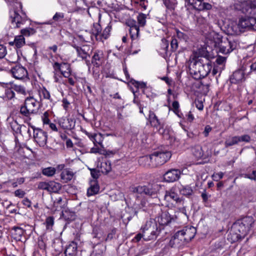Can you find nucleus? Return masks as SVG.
<instances>
[{
	"instance_id": "f257e3e1",
	"label": "nucleus",
	"mask_w": 256,
	"mask_h": 256,
	"mask_svg": "<svg viewBox=\"0 0 256 256\" xmlns=\"http://www.w3.org/2000/svg\"><path fill=\"white\" fill-rule=\"evenodd\" d=\"M188 72L195 80L206 76L210 72L212 65L210 60L193 58L188 64Z\"/></svg>"
},
{
	"instance_id": "f03ea898",
	"label": "nucleus",
	"mask_w": 256,
	"mask_h": 256,
	"mask_svg": "<svg viewBox=\"0 0 256 256\" xmlns=\"http://www.w3.org/2000/svg\"><path fill=\"white\" fill-rule=\"evenodd\" d=\"M171 156L172 154L170 152L156 151L150 155L140 158L139 162L142 164V162H144V166L155 168L165 164L170 160Z\"/></svg>"
},
{
	"instance_id": "7ed1b4c3",
	"label": "nucleus",
	"mask_w": 256,
	"mask_h": 256,
	"mask_svg": "<svg viewBox=\"0 0 256 256\" xmlns=\"http://www.w3.org/2000/svg\"><path fill=\"white\" fill-rule=\"evenodd\" d=\"M39 106L38 102L32 96L26 98L24 104L21 106L20 112L23 116L24 122L28 125H30V116L38 112Z\"/></svg>"
},
{
	"instance_id": "20e7f679",
	"label": "nucleus",
	"mask_w": 256,
	"mask_h": 256,
	"mask_svg": "<svg viewBox=\"0 0 256 256\" xmlns=\"http://www.w3.org/2000/svg\"><path fill=\"white\" fill-rule=\"evenodd\" d=\"M254 222L252 216H248L238 220L234 224L232 228L238 240L243 239L248 234Z\"/></svg>"
},
{
	"instance_id": "39448f33",
	"label": "nucleus",
	"mask_w": 256,
	"mask_h": 256,
	"mask_svg": "<svg viewBox=\"0 0 256 256\" xmlns=\"http://www.w3.org/2000/svg\"><path fill=\"white\" fill-rule=\"evenodd\" d=\"M254 222L252 216H248L238 220L234 224L232 228L238 240L243 239L248 234Z\"/></svg>"
},
{
	"instance_id": "423d86ee",
	"label": "nucleus",
	"mask_w": 256,
	"mask_h": 256,
	"mask_svg": "<svg viewBox=\"0 0 256 256\" xmlns=\"http://www.w3.org/2000/svg\"><path fill=\"white\" fill-rule=\"evenodd\" d=\"M254 222L252 216H248L238 220L234 224L232 228L238 240L243 239L248 234Z\"/></svg>"
},
{
	"instance_id": "0eeeda50",
	"label": "nucleus",
	"mask_w": 256,
	"mask_h": 256,
	"mask_svg": "<svg viewBox=\"0 0 256 256\" xmlns=\"http://www.w3.org/2000/svg\"><path fill=\"white\" fill-rule=\"evenodd\" d=\"M140 230L143 232L144 240L148 241L155 240L159 234L161 228L158 226L156 220H149L142 227Z\"/></svg>"
},
{
	"instance_id": "6e6552de",
	"label": "nucleus",
	"mask_w": 256,
	"mask_h": 256,
	"mask_svg": "<svg viewBox=\"0 0 256 256\" xmlns=\"http://www.w3.org/2000/svg\"><path fill=\"white\" fill-rule=\"evenodd\" d=\"M237 44L230 38H217L214 46L218 47L219 52L223 54H228L232 52L236 47Z\"/></svg>"
},
{
	"instance_id": "1a4fd4ad",
	"label": "nucleus",
	"mask_w": 256,
	"mask_h": 256,
	"mask_svg": "<svg viewBox=\"0 0 256 256\" xmlns=\"http://www.w3.org/2000/svg\"><path fill=\"white\" fill-rule=\"evenodd\" d=\"M239 28L256 31V14H246L238 20Z\"/></svg>"
},
{
	"instance_id": "9d476101",
	"label": "nucleus",
	"mask_w": 256,
	"mask_h": 256,
	"mask_svg": "<svg viewBox=\"0 0 256 256\" xmlns=\"http://www.w3.org/2000/svg\"><path fill=\"white\" fill-rule=\"evenodd\" d=\"M20 10H14L13 14L10 15V19L14 28H20L22 24H24L28 20L27 16L23 12L22 4H19Z\"/></svg>"
},
{
	"instance_id": "9b49d317",
	"label": "nucleus",
	"mask_w": 256,
	"mask_h": 256,
	"mask_svg": "<svg viewBox=\"0 0 256 256\" xmlns=\"http://www.w3.org/2000/svg\"><path fill=\"white\" fill-rule=\"evenodd\" d=\"M33 130V137L34 142H36L40 146L44 147L47 142L48 134L47 133L39 128H36L34 126H31Z\"/></svg>"
},
{
	"instance_id": "f8f14e48",
	"label": "nucleus",
	"mask_w": 256,
	"mask_h": 256,
	"mask_svg": "<svg viewBox=\"0 0 256 256\" xmlns=\"http://www.w3.org/2000/svg\"><path fill=\"white\" fill-rule=\"evenodd\" d=\"M251 138L248 134L229 136L224 142V146L226 148H228L238 144L240 142H249Z\"/></svg>"
},
{
	"instance_id": "ddd939ff",
	"label": "nucleus",
	"mask_w": 256,
	"mask_h": 256,
	"mask_svg": "<svg viewBox=\"0 0 256 256\" xmlns=\"http://www.w3.org/2000/svg\"><path fill=\"white\" fill-rule=\"evenodd\" d=\"M204 0H185L188 4L192 6L198 11H208L212 8V5L205 2Z\"/></svg>"
},
{
	"instance_id": "4468645a",
	"label": "nucleus",
	"mask_w": 256,
	"mask_h": 256,
	"mask_svg": "<svg viewBox=\"0 0 256 256\" xmlns=\"http://www.w3.org/2000/svg\"><path fill=\"white\" fill-rule=\"evenodd\" d=\"M52 67L55 72H60L64 77H68L71 75L70 65L67 62L60 64L55 62L53 64Z\"/></svg>"
},
{
	"instance_id": "2eb2a0df",
	"label": "nucleus",
	"mask_w": 256,
	"mask_h": 256,
	"mask_svg": "<svg viewBox=\"0 0 256 256\" xmlns=\"http://www.w3.org/2000/svg\"><path fill=\"white\" fill-rule=\"evenodd\" d=\"M175 191L176 188L174 187H172L168 190L166 191L164 196V200L172 204L174 202L180 204L182 200L179 197L178 194Z\"/></svg>"
},
{
	"instance_id": "dca6fc26",
	"label": "nucleus",
	"mask_w": 256,
	"mask_h": 256,
	"mask_svg": "<svg viewBox=\"0 0 256 256\" xmlns=\"http://www.w3.org/2000/svg\"><path fill=\"white\" fill-rule=\"evenodd\" d=\"M180 174L181 172L179 170L171 169L164 174V180L168 182H172L178 180Z\"/></svg>"
},
{
	"instance_id": "f3484780",
	"label": "nucleus",
	"mask_w": 256,
	"mask_h": 256,
	"mask_svg": "<svg viewBox=\"0 0 256 256\" xmlns=\"http://www.w3.org/2000/svg\"><path fill=\"white\" fill-rule=\"evenodd\" d=\"M185 242H186V238H184V235L182 234V232L180 230L175 233L170 240L169 244L172 248L179 247L184 245Z\"/></svg>"
},
{
	"instance_id": "a211bd4d",
	"label": "nucleus",
	"mask_w": 256,
	"mask_h": 256,
	"mask_svg": "<svg viewBox=\"0 0 256 256\" xmlns=\"http://www.w3.org/2000/svg\"><path fill=\"white\" fill-rule=\"evenodd\" d=\"M242 12L245 14H256V0H248L242 4Z\"/></svg>"
},
{
	"instance_id": "6ab92c4d",
	"label": "nucleus",
	"mask_w": 256,
	"mask_h": 256,
	"mask_svg": "<svg viewBox=\"0 0 256 256\" xmlns=\"http://www.w3.org/2000/svg\"><path fill=\"white\" fill-rule=\"evenodd\" d=\"M76 120L74 118H62L58 120V124L64 130H72L74 128Z\"/></svg>"
},
{
	"instance_id": "aec40b11",
	"label": "nucleus",
	"mask_w": 256,
	"mask_h": 256,
	"mask_svg": "<svg viewBox=\"0 0 256 256\" xmlns=\"http://www.w3.org/2000/svg\"><path fill=\"white\" fill-rule=\"evenodd\" d=\"M12 76L16 79L20 80L26 76L28 72L26 70L20 65H16L11 69Z\"/></svg>"
},
{
	"instance_id": "412c9836",
	"label": "nucleus",
	"mask_w": 256,
	"mask_h": 256,
	"mask_svg": "<svg viewBox=\"0 0 256 256\" xmlns=\"http://www.w3.org/2000/svg\"><path fill=\"white\" fill-rule=\"evenodd\" d=\"M156 222H158L160 226H166L170 223L172 221H174V219L171 216L170 214L167 212H162L160 216L156 218Z\"/></svg>"
},
{
	"instance_id": "4be33fe9",
	"label": "nucleus",
	"mask_w": 256,
	"mask_h": 256,
	"mask_svg": "<svg viewBox=\"0 0 256 256\" xmlns=\"http://www.w3.org/2000/svg\"><path fill=\"white\" fill-rule=\"evenodd\" d=\"M244 72L242 70H238L234 72L230 78V83L237 84L244 80Z\"/></svg>"
},
{
	"instance_id": "5701e85b",
	"label": "nucleus",
	"mask_w": 256,
	"mask_h": 256,
	"mask_svg": "<svg viewBox=\"0 0 256 256\" xmlns=\"http://www.w3.org/2000/svg\"><path fill=\"white\" fill-rule=\"evenodd\" d=\"M77 252V244L74 242H72L66 246L64 254L66 256H76Z\"/></svg>"
},
{
	"instance_id": "b1692460",
	"label": "nucleus",
	"mask_w": 256,
	"mask_h": 256,
	"mask_svg": "<svg viewBox=\"0 0 256 256\" xmlns=\"http://www.w3.org/2000/svg\"><path fill=\"white\" fill-rule=\"evenodd\" d=\"M180 231L184 238H186V242L191 240L194 238L196 232V230L194 227L186 228Z\"/></svg>"
},
{
	"instance_id": "393cba45",
	"label": "nucleus",
	"mask_w": 256,
	"mask_h": 256,
	"mask_svg": "<svg viewBox=\"0 0 256 256\" xmlns=\"http://www.w3.org/2000/svg\"><path fill=\"white\" fill-rule=\"evenodd\" d=\"M100 186L97 180H92L90 182V187L88 188L87 196H90L95 195L99 192Z\"/></svg>"
},
{
	"instance_id": "a878e982",
	"label": "nucleus",
	"mask_w": 256,
	"mask_h": 256,
	"mask_svg": "<svg viewBox=\"0 0 256 256\" xmlns=\"http://www.w3.org/2000/svg\"><path fill=\"white\" fill-rule=\"evenodd\" d=\"M102 52L98 51L94 53L92 58V64L94 67L99 68L102 62Z\"/></svg>"
},
{
	"instance_id": "bb28decb",
	"label": "nucleus",
	"mask_w": 256,
	"mask_h": 256,
	"mask_svg": "<svg viewBox=\"0 0 256 256\" xmlns=\"http://www.w3.org/2000/svg\"><path fill=\"white\" fill-rule=\"evenodd\" d=\"M148 120L151 126L153 127L158 128L160 126V120L158 118L154 112L151 110L149 111Z\"/></svg>"
},
{
	"instance_id": "cd10ccee",
	"label": "nucleus",
	"mask_w": 256,
	"mask_h": 256,
	"mask_svg": "<svg viewBox=\"0 0 256 256\" xmlns=\"http://www.w3.org/2000/svg\"><path fill=\"white\" fill-rule=\"evenodd\" d=\"M73 172L68 169L64 170L60 174V178L63 182L66 183L70 181L73 178Z\"/></svg>"
},
{
	"instance_id": "c85d7f7f",
	"label": "nucleus",
	"mask_w": 256,
	"mask_h": 256,
	"mask_svg": "<svg viewBox=\"0 0 256 256\" xmlns=\"http://www.w3.org/2000/svg\"><path fill=\"white\" fill-rule=\"evenodd\" d=\"M178 190L181 194L184 196L188 198L192 196L194 194L193 190L192 189V187L189 185H180V187H178Z\"/></svg>"
},
{
	"instance_id": "c756f323",
	"label": "nucleus",
	"mask_w": 256,
	"mask_h": 256,
	"mask_svg": "<svg viewBox=\"0 0 256 256\" xmlns=\"http://www.w3.org/2000/svg\"><path fill=\"white\" fill-rule=\"evenodd\" d=\"M106 247L103 244H98L94 246V250L90 256H102Z\"/></svg>"
},
{
	"instance_id": "7c9ffc66",
	"label": "nucleus",
	"mask_w": 256,
	"mask_h": 256,
	"mask_svg": "<svg viewBox=\"0 0 256 256\" xmlns=\"http://www.w3.org/2000/svg\"><path fill=\"white\" fill-rule=\"evenodd\" d=\"M148 191L147 192V196H150L152 198H156L158 196V185L154 184L148 185Z\"/></svg>"
},
{
	"instance_id": "2f4dec72",
	"label": "nucleus",
	"mask_w": 256,
	"mask_h": 256,
	"mask_svg": "<svg viewBox=\"0 0 256 256\" xmlns=\"http://www.w3.org/2000/svg\"><path fill=\"white\" fill-rule=\"evenodd\" d=\"M99 170L102 174H108L112 170L111 164L110 161H104L98 166Z\"/></svg>"
},
{
	"instance_id": "473e14b6",
	"label": "nucleus",
	"mask_w": 256,
	"mask_h": 256,
	"mask_svg": "<svg viewBox=\"0 0 256 256\" xmlns=\"http://www.w3.org/2000/svg\"><path fill=\"white\" fill-rule=\"evenodd\" d=\"M74 48L76 49L78 56L80 57L82 60H86L87 57H90V56L88 54L86 48V46H83L82 48L76 46H74Z\"/></svg>"
},
{
	"instance_id": "72a5a7b5",
	"label": "nucleus",
	"mask_w": 256,
	"mask_h": 256,
	"mask_svg": "<svg viewBox=\"0 0 256 256\" xmlns=\"http://www.w3.org/2000/svg\"><path fill=\"white\" fill-rule=\"evenodd\" d=\"M130 38L132 41L136 40L139 36V27L138 26H131L129 30Z\"/></svg>"
},
{
	"instance_id": "f704fd0d",
	"label": "nucleus",
	"mask_w": 256,
	"mask_h": 256,
	"mask_svg": "<svg viewBox=\"0 0 256 256\" xmlns=\"http://www.w3.org/2000/svg\"><path fill=\"white\" fill-rule=\"evenodd\" d=\"M39 96L40 99L42 98L49 100L50 102H52V100L50 97V92L44 87L40 88L38 90Z\"/></svg>"
},
{
	"instance_id": "c9c22d12",
	"label": "nucleus",
	"mask_w": 256,
	"mask_h": 256,
	"mask_svg": "<svg viewBox=\"0 0 256 256\" xmlns=\"http://www.w3.org/2000/svg\"><path fill=\"white\" fill-rule=\"evenodd\" d=\"M9 83L4 84L3 87L5 88V95L8 100H12L15 96L14 90L11 88V86L8 84Z\"/></svg>"
},
{
	"instance_id": "e433bc0d",
	"label": "nucleus",
	"mask_w": 256,
	"mask_h": 256,
	"mask_svg": "<svg viewBox=\"0 0 256 256\" xmlns=\"http://www.w3.org/2000/svg\"><path fill=\"white\" fill-rule=\"evenodd\" d=\"M62 217L68 222L74 220L76 218L75 212L70 210H66L62 213Z\"/></svg>"
},
{
	"instance_id": "4c0bfd02",
	"label": "nucleus",
	"mask_w": 256,
	"mask_h": 256,
	"mask_svg": "<svg viewBox=\"0 0 256 256\" xmlns=\"http://www.w3.org/2000/svg\"><path fill=\"white\" fill-rule=\"evenodd\" d=\"M210 56L209 52L206 48H200L198 52V56L195 59H210Z\"/></svg>"
},
{
	"instance_id": "58836bf2",
	"label": "nucleus",
	"mask_w": 256,
	"mask_h": 256,
	"mask_svg": "<svg viewBox=\"0 0 256 256\" xmlns=\"http://www.w3.org/2000/svg\"><path fill=\"white\" fill-rule=\"evenodd\" d=\"M238 27L239 26L234 24H231L228 25V28L226 30V32L228 35H235L238 32Z\"/></svg>"
},
{
	"instance_id": "ea45409f",
	"label": "nucleus",
	"mask_w": 256,
	"mask_h": 256,
	"mask_svg": "<svg viewBox=\"0 0 256 256\" xmlns=\"http://www.w3.org/2000/svg\"><path fill=\"white\" fill-rule=\"evenodd\" d=\"M62 185L54 181L49 182L48 192H58L61 189Z\"/></svg>"
},
{
	"instance_id": "a19ab883",
	"label": "nucleus",
	"mask_w": 256,
	"mask_h": 256,
	"mask_svg": "<svg viewBox=\"0 0 256 256\" xmlns=\"http://www.w3.org/2000/svg\"><path fill=\"white\" fill-rule=\"evenodd\" d=\"M104 140V137L102 134L100 133L95 134L92 140L94 146H96L98 145L100 146L102 148H104L102 145V142Z\"/></svg>"
},
{
	"instance_id": "79ce46f5",
	"label": "nucleus",
	"mask_w": 256,
	"mask_h": 256,
	"mask_svg": "<svg viewBox=\"0 0 256 256\" xmlns=\"http://www.w3.org/2000/svg\"><path fill=\"white\" fill-rule=\"evenodd\" d=\"M12 230H13L12 234L14 236V238L20 240L22 236L24 234V230L20 227H14Z\"/></svg>"
},
{
	"instance_id": "37998d69",
	"label": "nucleus",
	"mask_w": 256,
	"mask_h": 256,
	"mask_svg": "<svg viewBox=\"0 0 256 256\" xmlns=\"http://www.w3.org/2000/svg\"><path fill=\"white\" fill-rule=\"evenodd\" d=\"M133 192L138 193L140 194H145L147 196L148 187L147 186H138L133 188Z\"/></svg>"
},
{
	"instance_id": "c03bdc74",
	"label": "nucleus",
	"mask_w": 256,
	"mask_h": 256,
	"mask_svg": "<svg viewBox=\"0 0 256 256\" xmlns=\"http://www.w3.org/2000/svg\"><path fill=\"white\" fill-rule=\"evenodd\" d=\"M191 151L193 155L196 158H200L203 156L202 148L199 146H196L192 148Z\"/></svg>"
},
{
	"instance_id": "a18cd8bd",
	"label": "nucleus",
	"mask_w": 256,
	"mask_h": 256,
	"mask_svg": "<svg viewBox=\"0 0 256 256\" xmlns=\"http://www.w3.org/2000/svg\"><path fill=\"white\" fill-rule=\"evenodd\" d=\"M14 40L16 48H20L25 44V38L22 34L16 36Z\"/></svg>"
},
{
	"instance_id": "49530a36",
	"label": "nucleus",
	"mask_w": 256,
	"mask_h": 256,
	"mask_svg": "<svg viewBox=\"0 0 256 256\" xmlns=\"http://www.w3.org/2000/svg\"><path fill=\"white\" fill-rule=\"evenodd\" d=\"M11 126L12 129L16 133L19 132L21 134L22 130H26V126L25 125H18L16 121L12 124Z\"/></svg>"
},
{
	"instance_id": "de8ad7c7",
	"label": "nucleus",
	"mask_w": 256,
	"mask_h": 256,
	"mask_svg": "<svg viewBox=\"0 0 256 256\" xmlns=\"http://www.w3.org/2000/svg\"><path fill=\"white\" fill-rule=\"evenodd\" d=\"M36 32L35 29L31 28H26L22 29L20 33L23 36H29L31 35L34 34Z\"/></svg>"
},
{
	"instance_id": "09e8293b",
	"label": "nucleus",
	"mask_w": 256,
	"mask_h": 256,
	"mask_svg": "<svg viewBox=\"0 0 256 256\" xmlns=\"http://www.w3.org/2000/svg\"><path fill=\"white\" fill-rule=\"evenodd\" d=\"M44 224L47 230H52L54 224V218L52 216L46 218Z\"/></svg>"
},
{
	"instance_id": "8fccbe9b",
	"label": "nucleus",
	"mask_w": 256,
	"mask_h": 256,
	"mask_svg": "<svg viewBox=\"0 0 256 256\" xmlns=\"http://www.w3.org/2000/svg\"><path fill=\"white\" fill-rule=\"evenodd\" d=\"M42 173L44 176H52L56 173V169L52 167L46 168L42 170Z\"/></svg>"
},
{
	"instance_id": "3c124183",
	"label": "nucleus",
	"mask_w": 256,
	"mask_h": 256,
	"mask_svg": "<svg viewBox=\"0 0 256 256\" xmlns=\"http://www.w3.org/2000/svg\"><path fill=\"white\" fill-rule=\"evenodd\" d=\"M8 84L11 86V88H12L14 90H15L20 94L25 93V89L23 86L20 85L15 84L13 82H9Z\"/></svg>"
},
{
	"instance_id": "603ef678",
	"label": "nucleus",
	"mask_w": 256,
	"mask_h": 256,
	"mask_svg": "<svg viewBox=\"0 0 256 256\" xmlns=\"http://www.w3.org/2000/svg\"><path fill=\"white\" fill-rule=\"evenodd\" d=\"M146 15L142 13L139 14L137 16L138 24L141 26H144L146 22Z\"/></svg>"
},
{
	"instance_id": "864d4df0",
	"label": "nucleus",
	"mask_w": 256,
	"mask_h": 256,
	"mask_svg": "<svg viewBox=\"0 0 256 256\" xmlns=\"http://www.w3.org/2000/svg\"><path fill=\"white\" fill-rule=\"evenodd\" d=\"M93 34L96 37L101 34L102 28L98 24H94L93 28L92 30Z\"/></svg>"
},
{
	"instance_id": "5fc2aeb1",
	"label": "nucleus",
	"mask_w": 256,
	"mask_h": 256,
	"mask_svg": "<svg viewBox=\"0 0 256 256\" xmlns=\"http://www.w3.org/2000/svg\"><path fill=\"white\" fill-rule=\"evenodd\" d=\"M176 36L180 40L186 42L188 39V36L187 34L182 32L178 30H176Z\"/></svg>"
},
{
	"instance_id": "6e6d98bb",
	"label": "nucleus",
	"mask_w": 256,
	"mask_h": 256,
	"mask_svg": "<svg viewBox=\"0 0 256 256\" xmlns=\"http://www.w3.org/2000/svg\"><path fill=\"white\" fill-rule=\"evenodd\" d=\"M64 14L63 12H56L52 17L54 22H60L64 20Z\"/></svg>"
},
{
	"instance_id": "4d7b16f0",
	"label": "nucleus",
	"mask_w": 256,
	"mask_h": 256,
	"mask_svg": "<svg viewBox=\"0 0 256 256\" xmlns=\"http://www.w3.org/2000/svg\"><path fill=\"white\" fill-rule=\"evenodd\" d=\"M112 29V26L108 24L102 33H101L100 36L106 40L110 36V33Z\"/></svg>"
},
{
	"instance_id": "13d9d810",
	"label": "nucleus",
	"mask_w": 256,
	"mask_h": 256,
	"mask_svg": "<svg viewBox=\"0 0 256 256\" xmlns=\"http://www.w3.org/2000/svg\"><path fill=\"white\" fill-rule=\"evenodd\" d=\"M226 60V58L224 56H218L217 57L216 60V64L220 66H222L223 68L224 67V63Z\"/></svg>"
},
{
	"instance_id": "bf43d9fd",
	"label": "nucleus",
	"mask_w": 256,
	"mask_h": 256,
	"mask_svg": "<svg viewBox=\"0 0 256 256\" xmlns=\"http://www.w3.org/2000/svg\"><path fill=\"white\" fill-rule=\"evenodd\" d=\"M50 114L46 111L45 112L42 116V120L44 124H50V120L49 118Z\"/></svg>"
},
{
	"instance_id": "052dcab7",
	"label": "nucleus",
	"mask_w": 256,
	"mask_h": 256,
	"mask_svg": "<svg viewBox=\"0 0 256 256\" xmlns=\"http://www.w3.org/2000/svg\"><path fill=\"white\" fill-rule=\"evenodd\" d=\"M194 16L196 18V22L198 24H204L206 23L207 20L206 18L198 14H195Z\"/></svg>"
},
{
	"instance_id": "680f3d73",
	"label": "nucleus",
	"mask_w": 256,
	"mask_h": 256,
	"mask_svg": "<svg viewBox=\"0 0 256 256\" xmlns=\"http://www.w3.org/2000/svg\"><path fill=\"white\" fill-rule=\"evenodd\" d=\"M62 198L61 197H59L55 200L54 202V206L56 208L55 210H58L59 207L60 208H62Z\"/></svg>"
},
{
	"instance_id": "e2e57ef3",
	"label": "nucleus",
	"mask_w": 256,
	"mask_h": 256,
	"mask_svg": "<svg viewBox=\"0 0 256 256\" xmlns=\"http://www.w3.org/2000/svg\"><path fill=\"white\" fill-rule=\"evenodd\" d=\"M90 174L92 176L94 180H96L99 178L100 174V170H97L96 168H90Z\"/></svg>"
},
{
	"instance_id": "0e129e2a",
	"label": "nucleus",
	"mask_w": 256,
	"mask_h": 256,
	"mask_svg": "<svg viewBox=\"0 0 256 256\" xmlns=\"http://www.w3.org/2000/svg\"><path fill=\"white\" fill-rule=\"evenodd\" d=\"M116 228H113L111 230L110 232L108 234V236H107L106 238L105 239V241L107 242V241H109V240H112L114 236L116 234Z\"/></svg>"
},
{
	"instance_id": "69168bd1",
	"label": "nucleus",
	"mask_w": 256,
	"mask_h": 256,
	"mask_svg": "<svg viewBox=\"0 0 256 256\" xmlns=\"http://www.w3.org/2000/svg\"><path fill=\"white\" fill-rule=\"evenodd\" d=\"M171 48L173 52L176 51L178 48V40L175 38H172L170 42Z\"/></svg>"
},
{
	"instance_id": "338daca9",
	"label": "nucleus",
	"mask_w": 256,
	"mask_h": 256,
	"mask_svg": "<svg viewBox=\"0 0 256 256\" xmlns=\"http://www.w3.org/2000/svg\"><path fill=\"white\" fill-rule=\"evenodd\" d=\"M224 68H223L222 66H218L214 64L212 71V74L214 76L218 72L220 74L222 71L224 70Z\"/></svg>"
},
{
	"instance_id": "774afa93",
	"label": "nucleus",
	"mask_w": 256,
	"mask_h": 256,
	"mask_svg": "<svg viewBox=\"0 0 256 256\" xmlns=\"http://www.w3.org/2000/svg\"><path fill=\"white\" fill-rule=\"evenodd\" d=\"M132 84L137 88H146V84L144 82H140L134 80Z\"/></svg>"
}]
</instances>
